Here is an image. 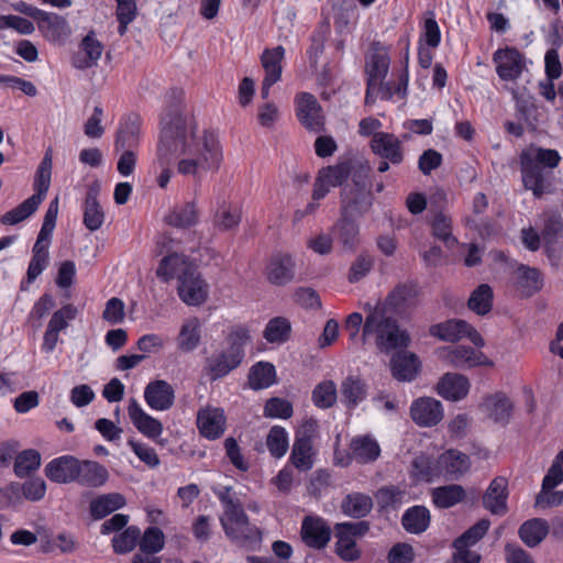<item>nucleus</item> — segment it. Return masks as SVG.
Masks as SVG:
<instances>
[{"label":"nucleus","instance_id":"obj_32","mask_svg":"<svg viewBox=\"0 0 563 563\" xmlns=\"http://www.w3.org/2000/svg\"><path fill=\"white\" fill-rule=\"evenodd\" d=\"M439 465L441 475L448 479H457L468 471L470 457L457 450H449L440 455Z\"/></svg>","mask_w":563,"mask_h":563},{"label":"nucleus","instance_id":"obj_18","mask_svg":"<svg viewBox=\"0 0 563 563\" xmlns=\"http://www.w3.org/2000/svg\"><path fill=\"white\" fill-rule=\"evenodd\" d=\"M78 459L73 455H63L49 461L45 468V476L53 483L69 484L78 478Z\"/></svg>","mask_w":563,"mask_h":563},{"label":"nucleus","instance_id":"obj_16","mask_svg":"<svg viewBox=\"0 0 563 563\" xmlns=\"http://www.w3.org/2000/svg\"><path fill=\"white\" fill-rule=\"evenodd\" d=\"M36 23L43 36L51 43H64L71 34L67 20L57 13L42 11Z\"/></svg>","mask_w":563,"mask_h":563},{"label":"nucleus","instance_id":"obj_63","mask_svg":"<svg viewBox=\"0 0 563 563\" xmlns=\"http://www.w3.org/2000/svg\"><path fill=\"white\" fill-rule=\"evenodd\" d=\"M408 81V70L404 69L399 74L398 82H382L378 87V95L380 99L390 100L395 95H397L400 99H404L407 96Z\"/></svg>","mask_w":563,"mask_h":563},{"label":"nucleus","instance_id":"obj_58","mask_svg":"<svg viewBox=\"0 0 563 563\" xmlns=\"http://www.w3.org/2000/svg\"><path fill=\"white\" fill-rule=\"evenodd\" d=\"M489 527L490 521L488 519H481L454 540V549H470V547L477 543L486 534Z\"/></svg>","mask_w":563,"mask_h":563},{"label":"nucleus","instance_id":"obj_49","mask_svg":"<svg viewBox=\"0 0 563 563\" xmlns=\"http://www.w3.org/2000/svg\"><path fill=\"white\" fill-rule=\"evenodd\" d=\"M388 69L389 58L386 54L374 52L366 57L365 73L367 82L378 84V81L386 77Z\"/></svg>","mask_w":563,"mask_h":563},{"label":"nucleus","instance_id":"obj_31","mask_svg":"<svg viewBox=\"0 0 563 563\" xmlns=\"http://www.w3.org/2000/svg\"><path fill=\"white\" fill-rule=\"evenodd\" d=\"M420 368L418 356L410 352H397L390 358V369L394 378L400 382H411Z\"/></svg>","mask_w":563,"mask_h":563},{"label":"nucleus","instance_id":"obj_30","mask_svg":"<svg viewBox=\"0 0 563 563\" xmlns=\"http://www.w3.org/2000/svg\"><path fill=\"white\" fill-rule=\"evenodd\" d=\"M141 117L136 113H131L124 117L119 125L115 147L117 148H135L140 142L141 135Z\"/></svg>","mask_w":563,"mask_h":563},{"label":"nucleus","instance_id":"obj_36","mask_svg":"<svg viewBox=\"0 0 563 563\" xmlns=\"http://www.w3.org/2000/svg\"><path fill=\"white\" fill-rule=\"evenodd\" d=\"M483 407L490 419L506 424L509 422L514 406L504 393H496L484 399Z\"/></svg>","mask_w":563,"mask_h":563},{"label":"nucleus","instance_id":"obj_6","mask_svg":"<svg viewBox=\"0 0 563 563\" xmlns=\"http://www.w3.org/2000/svg\"><path fill=\"white\" fill-rule=\"evenodd\" d=\"M317 428V421L308 420L296 432L289 460L300 472H308L313 467V438Z\"/></svg>","mask_w":563,"mask_h":563},{"label":"nucleus","instance_id":"obj_37","mask_svg":"<svg viewBox=\"0 0 563 563\" xmlns=\"http://www.w3.org/2000/svg\"><path fill=\"white\" fill-rule=\"evenodd\" d=\"M373 509V499L364 493H350L341 501L342 512L353 519L366 517Z\"/></svg>","mask_w":563,"mask_h":563},{"label":"nucleus","instance_id":"obj_45","mask_svg":"<svg viewBox=\"0 0 563 563\" xmlns=\"http://www.w3.org/2000/svg\"><path fill=\"white\" fill-rule=\"evenodd\" d=\"M276 369L272 363L258 362L249 373V385L254 390L268 388L275 383Z\"/></svg>","mask_w":563,"mask_h":563},{"label":"nucleus","instance_id":"obj_43","mask_svg":"<svg viewBox=\"0 0 563 563\" xmlns=\"http://www.w3.org/2000/svg\"><path fill=\"white\" fill-rule=\"evenodd\" d=\"M441 475L439 459L429 455H417L411 463V476L417 482H432Z\"/></svg>","mask_w":563,"mask_h":563},{"label":"nucleus","instance_id":"obj_35","mask_svg":"<svg viewBox=\"0 0 563 563\" xmlns=\"http://www.w3.org/2000/svg\"><path fill=\"white\" fill-rule=\"evenodd\" d=\"M125 504L126 500L120 493L100 495L90 501V516L95 520H101L115 510L123 508Z\"/></svg>","mask_w":563,"mask_h":563},{"label":"nucleus","instance_id":"obj_14","mask_svg":"<svg viewBox=\"0 0 563 563\" xmlns=\"http://www.w3.org/2000/svg\"><path fill=\"white\" fill-rule=\"evenodd\" d=\"M301 539L312 549H323L331 539V529L327 521L319 516H306L301 522Z\"/></svg>","mask_w":563,"mask_h":563},{"label":"nucleus","instance_id":"obj_44","mask_svg":"<svg viewBox=\"0 0 563 563\" xmlns=\"http://www.w3.org/2000/svg\"><path fill=\"white\" fill-rule=\"evenodd\" d=\"M168 225L186 229L198 222V211L194 202H186L183 206L175 207L164 218Z\"/></svg>","mask_w":563,"mask_h":563},{"label":"nucleus","instance_id":"obj_9","mask_svg":"<svg viewBox=\"0 0 563 563\" xmlns=\"http://www.w3.org/2000/svg\"><path fill=\"white\" fill-rule=\"evenodd\" d=\"M440 357L449 365L461 369L493 365L483 352L466 345L445 346L440 350Z\"/></svg>","mask_w":563,"mask_h":563},{"label":"nucleus","instance_id":"obj_28","mask_svg":"<svg viewBox=\"0 0 563 563\" xmlns=\"http://www.w3.org/2000/svg\"><path fill=\"white\" fill-rule=\"evenodd\" d=\"M80 52L73 58V65L78 69H87L97 65L103 52V45L90 31L79 44Z\"/></svg>","mask_w":563,"mask_h":563},{"label":"nucleus","instance_id":"obj_20","mask_svg":"<svg viewBox=\"0 0 563 563\" xmlns=\"http://www.w3.org/2000/svg\"><path fill=\"white\" fill-rule=\"evenodd\" d=\"M372 151L394 165L404 161V153L400 140L387 132H376L371 142Z\"/></svg>","mask_w":563,"mask_h":563},{"label":"nucleus","instance_id":"obj_38","mask_svg":"<svg viewBox=\"0 0 563 563\" xmlns=\"http://www.w3.org/2000/svg\"><path fill=\"white\" fill-rule=\"evenodd\" d=\"M431 521V515L426 506L416 505L409 507L401 517L404 529L412 534H421L424 532Z\"/></svg>","mask_w":563,"mask_h":563},{"label":"nucleus","instance_id":"obj_26","mask_svg":"<svg viewBox=\"0 0 563 563\" xmlns=\"http://www.w3.org/2000/svg\"><path fill=\"white\" fill-rule=\"evenodd\" d=\"M470 380L459 373L444 374L437 385L438 394L446 400L459 401L464 399L470 391Z\"/></svg>","mask_w":563,"mask_h":563},{"label":"nucleus","instance_id":"obj_10","mask_svg":"<svg viewBox=\"0 0 563 563\" xmlns=\"http://www.w3.org/2000/svg\"><path fill=\"white\" fill-rule=\"evenodd\" d=\"M496 73L501 80L518 79L526 68L525 56L515 47L499 48L493 54Z\"/></svg>","mask_w":563,"mask_h":563},{"label":"nucleus","instance_id":"obj_12","mask_svg":"<svg viewBox=\"0 0 563 563\" xmlns=\"http://www.w3.org/2000/svg\"><path fill=\"white\" fill-rule=\"evenodd\" d=\"M410 417L416 424L423 428L437 426L444 417L440 400L432 397H420L410 406Z\"/></svg>","mask_w":563,"mask_h":563},{"label":"nucleus","instance_id":"obj_52","mask_svg":"<svg viewBox=\"0 0 563 563\" xmlns=\"http://www.w3.org/2000/svg\"><path fill=\"white\" fill-rule=\"evenodd\" d=\"M493 297L492 287L487 284H482L472 291L467 306L470 310L479 316H484L492 310Z\"/></svg>","mask_w":563,"mask_h":563},{"label":"nucleus","instance_id":"obj_4","mask_svg":"<svg viewBox=\"0 0 563 563\" xmlns=\"http://www.w3.org/2000/svg\"><path fill=\"white\" fill-rule=\"evenodd\" d=\"M219 521L225 537L235 545L255 550L262 543L263 532L251 522L243 506L222 512Z\"/></svg>","mask_w":563,"mask_h":563},{"label":"nucleus","instance_id":"obj_13","mask_svg":"<svg viewBox=\"0 0 563 563\" xmlns=\"http://www.w3.org/2000/svg\"><path fill=\"white\" fill-rule=\"evenodd\" d=\"M177 290L179 298L186 305L200 306L208 298L209 287L196 268L180 277Z\"/></svg>","mask_w":563,"mask_h":563},{"label":"nucleus","instance_id":"obj_5","mask_svg":"<svg viewBox=\"0 0 563 563\" xmlns=\"http://www.w3.org/2000/svg\"><path fill=\"white\" fill-rule=\"evenodd\" d=\"M373 194L367 175L363 170L355 172L352 183L344 186L341 194V214L358 219L369 211Z\"/></svg>","mask_w":563,"mask_h":563},{"label":"nucleus","instance_id":"obj_48","mask_svg":"<svg viewBox=\"0 0 563 563\" xmlns=\"http://www.w3.org/2000/svg\"><path fill=\"white\" fill-rule=\"evenodd\" d=\"M382 352L388 353L397 349H406L410 344L409 333L401 329L398 322L395 324V331L388 330L384 335H379V340L375 343Z\"/></svg>","mask_w":563,"mask_h":563},{"label":"nucleus","instance_id":"obj_1","mask_svg":"<svg viewBox=\"0 0 563 563\" xmlns=\"http://www.w3.org/2000/svg\"><path fill=\"white\" fill-rule=\"evenodd\" d=\"M183 98L184 91L178 88L165 96L157 158L161 165H169L176 156H181L177 172L200 180L208 172L220 167L222 152L212 133L205 132L202 137L196 135L194 119L181 111Z\"/></svg>","mask_w":563,"mask_h":563},{"label":"nucleus","instance_id":"obj_50","mask_svg":"<svg viewBox=\"0 0 563 563\" xmlns=\"http://www.w3.org/2000/svg\"><path fill=\"white\" fill-rule=\"evenodd\" d=\"M541 235L547 244H554L563 238V219L559 211L550 210L543 213Z\"/></svg>","mask_w":563,"mask_h":563},{"label":"nucleus","instance_id":"obj_8","mask_svg":"<svg viewBox=\"0 0 563 563\" xmlns=\"http://www.w3.org/2000/svg\"><path fill=\"white\" fill-rule=\"evenodd\" d=\"M429 332L432 336L446 342H455L463 338H468L477 347H482L485 344L482 335L464 320L452 319L433 324L430 327Z\"/></svg>","mask_w":563,"mask_h":563},{"label":"nucleus","instance_id":"obj_55","mask_svg":"<svg viewBox=\"0 0 563 563\" xmlns=\"http://www.w3.org/2000/svg\"><path fill=\"white\" fill-rule=\"evenodd\" d=\"M266 446L273 457H283L289 448V437L286 429L280 426L272 427L266 437Z\"/></svg>","mask_w":563,"mask_h":563},{"label":"nucleus","instance_id":"obj_22","mask_svg":"<svg viewBox=\"0 0 563 563\" xmlns=\"http://www.w3.org/2000/svg\"><path fill=\"white\" fill-rule=\"evenodd\" d=\"M128 413L133 426L148 439L155 440L163 432V424L159 420L146 413L136 399L131 398L128 406Z\"/></svg>","mask_w":563,"mask_h":563},{"label":"nucleus","instance_id":"obj_61","mask_svg":"<svg viewBox=\"0 0 563 563\" xmlns=\"http://www.w3.org/2000/svg\"><path fill=\"white\" fill-rule=\"evenodd\" d=\"M335 553L345 562H353L361 558V551L356 545V540L346 536L343 531L335 528Z\"/></svg>","mask_w":563,"mask_h":563},{"label":"nucleus","instance_id":"obj_29","mask_svg":"<svg viewBox=\"0 0 563 563\" xmlns=\"http://www.w3.org/2000/svg\"><path fill=\"white\" fill-rule=\"evenodd\" d=\"M77 473L76 483L90 488L101 487L109 479L108 470L96 461L78 460Z\"/></svg>","mask_w":563,"mask_h":563},{"label":"nucleus","instance_id":"obj_39","mask_svg":"<svg viewBox=\"0 0 563 563\" xmlns=\"http://www.w3.org/2000/svg\"><path fill=\"white\" fill-rule=\"evenodd\" d=\"M549 530L550 527L545 519L532 518L520 526L518 534L527 547L534 548L547 538Z\"/></svg>","mask_w":563,"mask_h":563},{"label":"nucleus","instance_id":"obj_64","mask_svg":"<svg viewBox=\"0 0 563 563\" xmlns=\"http://www.w3.org/2000/svg\"><path fill=\"white\" fill-rule=\"evenodd\" d=\"M351 166L350 163L344 162L334 166H328L320 170V179L331 187L341 186L350 176Z\"/></svg>","mask_w":563,"mask_h":563},{"label":"nucleus","instance_id":"obj_19","mask_svg":"<svg viewBox=\"0 0 563 563\" xmlns=\"http://www.w3.org/2000/svg\"><path fill=\"white\" fill-rule=\"evenodd\" d=\"M144 399L151 409L165 411L170 409L175 402V390L166 380H153L144 389Z\"/></svg>","mask_w":563,"mask_h":563},{"label":"nucleus","instance_id":"obj_62","mask_svg":"<svg viewBox=\"0 0 563 563\" xmlns=\"http://www.w3.org/2000/svg\"><path fill=\"white\" fill-rule=\"evenodd\" d=\"M52 161L48 154L42 161L34 179V194L32 195L38 201H43L51 184Z\"/></svg>","mask_w":563,"mask_h":563},{"label":"nucleus","instance_id":"obj_21","mask_svg":"<svg viewBox=\"0 0 563 563\" xmlns=\"http://www.w3.org/2000/svg\"><path fill=\"white\" fill-rule=\"evenodd\" d=\"M99 181L91 183L86 192L84 201V224L90 231H97L104 222V212L98 201L100 194Z\"/></svg>","mask_w":563,"mask_h":563},{"label":"nucleus","instance_id":"obj_2","mask_svg":"<svg viewBox=\"0 0 563 563\" xmlns=\"http://www.w3.org/2000/svg\"><path fill=\"white\" fill-rule=\"evenodd\" d=\"M562 157L556 150L537 147L523 151L520 155V169L525 188L536 198L552 191L551 172L559 166Z\"/></svg>","mask_w":563,"mask_h":563},{"label":"nucleus","instance_id":"obj_25","mask_svg":"<svg viewBox=\"0 0 563 563\" xmlns=\"http://www.w3.org/2000/svg\"><path fill=\"white\" fill-rule=\"evenodd\" d=\"M266 277L275 286H284L295 277V262L289 254L274 255L266 266Z\"/></svg>","mask_w":563,"mask_h":563},{"label":"nucleus","instance_id":"obj_27","mask_svg":"<svg viewBox=\"0 0 563 563\" xmlns=\"http://www.w3.org/2000/svg\"><path fill=\"white\" fill-rule=\"evenodd\" d=\"M195 269L196 267L187 256L173 252L161 260L156 275L165 282L173 278H178L179 282L181 276Z\"/></svg>","mask_w":563,"mask_h":563},{"label":"nucleus","instance_id":"obj_41","mask_svg":"<svg viewBox=\"0 0 563 563\" xmlns=\"http://www.w3.org/2000/svg\"><path fill=\"white\" fill-rule=\"evenodd\" d=\"M407 492L396 485L380 487L375 493L378 511L387 512L398 509L406 501Z\"/></svg>","mask_w":563,"mask_h":563},{"label":"nucleus","instance_id":"obj_24","mask_svg":"<svg viewBox=\"0 0 563 563\" xmlns=\"http://www.w3.org/2000/svg\"><path fill=\"white\" fill-rule=\"evenodd\" d=\"M351 459L358 464H372L382 453L378 441L371 434L354 437L350 442Z\"/></svg>","mask_w":563,"mask_h":563},{"label":"nucleus","instance_id":"obj_60","mask_svg":"<svg viewBox=\"0 0 563 563\" xmlns=\"http://www.w3.org/2000/svg\"><path fill=\"white\" fill-rule=\"evenodd\" d=\"M165 536L157 527H148L141 534L139 547L141 552L146 554H156L164 549Z\"/></svg>","mask_w":563,"mask_h":563},{"label":"nucleus","instance_id":"obj_34","mask_svg":"<svg viewBox=\"0 0 563 563\" xmlns=\"http://www.w3.org/2000/svg\"><path fill=\"white\" fill-rule=\"evenodd\" d=\"M517 289L523 297H531L543 287V276L540 269L520 264L517 267Z\"/></svg>","mask_w":563,"mask_h":563},{"label":"nucleus","instance_id":"obj_40","mask_svg":"<svg viewBox=\"0 0 563 563\" xmlns=\"http://www.w3.org/2000/svg\"><path fill=\"white\" fill-rule=\"evenodd\" d=\"M465 496L464 488L457 484L439 486L431 490L432 501L440 509L454 507L463 501Z\"/></svg>","mask_w":563,"mask_h":563},{"label":"nucleus","instance_id":"obj_59","mask_svg":"<svg viewBox=\"0 0 563 563\" xmlns=\"http://www.w3.org/2000/svg\"><path fill=\"white\" fill-rule=\"evenodd\" d=\"M356 219L344 217L338 222L335 230L338 231V239L346 249H354L358 243V225L355 223Z\"/></svg>","mask_w":563,"mask_h":563},{"label":"nucleus","instance_id":"obj_51","mask_svg":"<svg viewBox=\"0 0 563 563\" xmlns=\"http://www.w3.org/2000/svg\"><path fill=\"white\" fill-rule=\"evenodd\" d=\"M141 530L136 526H129L123 531L117 533L112 540L113 552L117 554H126L132 552L139 544Z\"/></svg>","mask_w":563,"mask_h":563},{"label":"nucleus","instance_id":"obj_46","mask_svg":"<svg viewBox=\"0 0 563 563\" xmlns=\"http://www.w3.org/2000/svg\"><path fill=\"white\" fill-rule=\"evenodd\" d=\"M432 235L443 242L445 247L454 249L459 241L452 234V218L445 212H438L434 214L431 222Z\"/></svg>","mask_w":563,"mask_h":563},{"label":"nucleus","instance_id":"obj_53","mask_svg":"<svg viewBox=\"0 0 563 563\" xmlns=\"http://www.w3.org/2000/svg\"><path fill=\"white\" fill-rule=\"evenodd\" d=\"M312 402L320 409H329L334 406L338 399V389L333 380H323L312 390Z\"/></svg>","mask_w":563,"mask_h":563},{"label":"nucleus","instance_id":"obj_47","mask_svg":"<svg viewBox=\"0 0 563 563\" xmlns=\"http://www.w3.org/2000/svg\"><path fill=\"white\" fill-rule=\"evenodd\" d=\"M285 57V48L276 46L274 48H266L262 56L261 62L265 71V78L279 80L282 77V62Z\"/></svg>","mask_w":563,"mask_h":563},{"label":"nucleus","instance_id":"obj_57","mask_svg":"<svg viewBox=\"0 0 563 563\" xmlns=\"http://www.w3.org/2000/svg\"><path fill=\"white\" fill-rule=\"evenodd\" d=\"M290 322L283 317H276L268 321L264 330V338L269 343H284L289 339Z\"/></svg>","mask_w":563,"mask_h":563},{"label":"nucleus","instance_id":"obj_3","mask_svg":"<svg viewBox=\"0 0 563 563\" xmlns=\"http://www.w3.org/2000/svg\"><path fill=\"white\" fill-rule=\"evenodd\" d=\"M249 330L244 327L233 328L227 336V346L214 352L206 361V371L211 382L221 379L238 368L245 356V346L250 343Z\"/></svg>","mask_w":563,"mask_h":563},{"label":"nucleus","instance_id":"obj_42","mask_svg":"<svg viewBox=\"0 0 563 563\" xmlns=\"http://www.w3.org/2000/svg\"><path fill=\"white\" fill-rule=\"evenodd\" d=\"M201 323L198 318L192 317L183 323L177 336V346L183 352L196 350L200 343Z\"/></svg>","mask_w":563,"mask_h":563},{"label":"nucleus","instance_id":"obj_23","mask_svg":"<svg viewBox=\"0 0 563 563\" xmlns=\"http://www.w3.org/2000/svg\"><path fill=\"white\" fill-rule=\"evenodd\" d=\"M508 482L505 477L494 478L483 496V506L493 515L504 516L507 510Z\"/></svg>","mask_w":563,"mask_h":563},{"label":"nucleus","instance_id":"obj_17","mask_svg":"<svg viewBox=\"0 0 563 563\" xmlns=\"http://www.w3.org/2000/svg\"><path fill=\"white\" fill-rule=\"evenodd\" d=\"M418 286L412 282L397 285L385 298L377 305H383L384 309L400 314L415 305L418 296Z\"/></svg>","mask_w":563,"mask_h":563},{"label":"nucleus","instance_id":"obj_15","mask_svg":"<svg viewBox=\"0 0 563 563\" xmlns=\"http://www.w3.org/2000/svg\"><path fill=\"white\" fill-rule=\"evenodd\" d=\"M224 411L218 407H206L197 413V427L200 434L209 440L219 439L225 431Z\"/></svg>","mask_w":563,"mask_h":563},{"label":"nucleus","instance_id":"obj_54","mask_svg":"<svg viewBox=\"0 0 563 563\" xmlns=\"http://www.w3.org/2000/svg\"><path fill=\"white\" fill-rule=\"evenodd\" d=\"M41 454L37 450L27 449L20 452L14 457V473L23 478L36 471L41 466Z\"/></svg>","mask_w":563,"mask_h":563},{"label":"nucleus","instance_id":"obj_33","mask_svg":"<svg viewBox=\"0 0 563 563\" xmlns=\"http://www.w3.org/2000/svg\"><path fill=\"white\" fill-rule=\"evenodd\" d=\"M342 402L349 409L356 408L367 397V385L360 376H346L340 386Z\"/></svg>","mask_w":563,"mask_h":563},{"label":"nucleus","instance_id":"obj_56","mask_svg":"<svg viewBox=\"0 0 563 563\" xmlns=\"http://www.w3.org/2000/svg\"><path fill=\"white\" fill-rule=\"evenodd\" d=\"M42 202L33 196L25 199L22 203L5 212L1 217V222L7 225H14L32 216Z\"/></svg>","mask_w":563,"mask_h":563},{"label":"nucleus","instance_id":"obj_11","mask_svg":"<svg viewBox=\"0 0 563 563\" xmlns=\"http://www.w3.org/2000/svg\"><path fill=\"white\" fill-rule=\"evenodd\" d=\"M296 114L299 122L307 130L312 132H321L323 130L322 109L312 93L300 92L296 96Z\"/></svg>","mask_w":563,"mask_h":563},{"label":"nucleus","instance_id":"obj_7","mask_svg":"<svg viewBox=\"0 0 563 563\" xmlns=\"http://www.w3.org/2000/svg\"><path fill=\"white\" fill-rule=\"evenodd\" d=\"M364 309L367 314L361 335L363 344H365L369 338H374L376 343L379 340V335H384L388 330L395 331V324L398 321L388 310L384 309L383 305L376 303L372 306L371 303H366Z\"/></svg>","mask_w":563,"mask_h":563}]
</instances>
